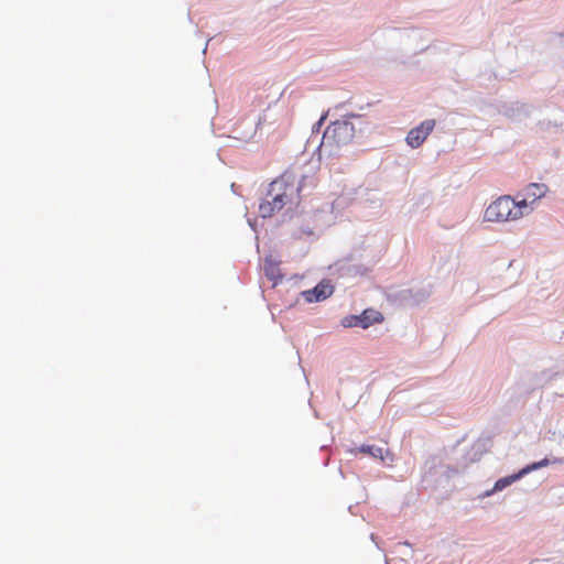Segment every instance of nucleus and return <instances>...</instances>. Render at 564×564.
<instances>
[{
    "mask_svg": "<svg viewBox=\"0 0 564 564\" xmlns=\"http://www.w3.org/2000/svg\"><path fill=\"white\" fill-rule=\"evenodd\" d=\"M528 207L527 198L516 202L506 195L499 197L486 208L484 218L487 221L496 223L513 221L521 218Z\"/></svg>",
    "mask_w": 564,
    "mask_h": 564,
    "instance_id": "obj_1",
    "label": "nucleus"
},
{
    "mask_svg": "<svg viewBox=\"0 0 564 564\" xmlns=\"http://www.w3.org/2000/svg\"><path fill=\"white\" fill-rule=\"evenodd\" d=\"M295 192L294 187L286 185L281 182H273L269 194L274 195L271 199H265L259 205V214L262 218H269L274 213L281 210L291 198V195Z\"/></svg>",
    "mask_w": 564,
    "mask_h": 564,
    "instance_id": "obj_2",
    "label": "nucleus"
},
{
    "mask_svg": "<svg viewBox=\"0 0 564 564\" xmlns=\"http://www.w3.org/2000/svg\"><path fill=\"white\" fill-rule=\"evenodd\" d=\"M354 137V124L348 121H335L330 123L322 139V147H340L347 144Z\"/></svg>",
    "mask_w": 564,
    "mask_h": 564,
    "instance_id": "obj_3",
    "label": "nucleus"
},
{
    "mask_svg": "<svg viewBox=\"0 0 564 564\" xmlns=\"http://www.w3.org/2000/svg\"><path fill=\"white\" fill-rule=\"evenodd\" d=\"M435 120L430 119L421 122L417 127L411 129L405 138L408 145L413 149L423 144L430 133L434 130Z\"/></svg>",
    "mask_w": 564,
    "mask_h": 564,
    "instance_id": "obj_4",
    "label": "nucleus"
},
{
    "mask_svg": "<svg viewBox=\"0 0 564 564\" xmlns=\"http://www.w3.org/2000/svg\"><path fill=\"white\" fill-rule=\"evenodd\" d=\"M351 321L346 326H360L362 328H367L373 323H379L383 319L382 315L373 310H366L359 316H351Z\"/></svg>",
    "mask_w": 564,
    "mask_h": 564,
    "instance_id": "obj_5",
    "label": "nucleus"
},
{
    "mask_svg": "<svg viewBox=\"0 0 564 564\" xmlns=\"http://www.w3.org/2000/svg\"><path fill=\"white\" fill-rule=\"evenodd\" d=\"M524 191L527 198H532V202H534L546 194L547 187L545 184L531 183Z\"/></svg>",
    "mask_w": 564,
    "mask_h": 564,
    "instance_id": "obj_6",
    "label": "nucleus"
},
{
    "mask_svg": "<svg viewBox=\"0 0 564 564\" xmlns=\"http://www.w3.org/2000/svg\"><path fill=\"white\" fill-rule=\"evenodd\" d=\"M333 292L334 288L329 283H319L312 291L315 301H323L329 297L333 294Z\"/></svg>",
    "mask_w": 564,
    "mask_h": 564,
    "instance_id": "obj_7",
    "label": "nucleus"
},
{
    "mask_svg": "<svg viewBox=\"0 0 564 564\" xmlns=\"http://www.w3.org/2000/svg\"><path fill=\"white\" fill-rule=\"evenodd\" d=\"M359 452H361L364 454H368L375 458H379L380 460L384 459V455H383L384 449L381 447H376V446H371V445H362L359 448Z\"/></svg>",
    "mask_w": 564,
    "mask_h": 564,
    "instance_id": "obj_8",
    "label": "nucleus"
},
{
    "mask_svg": "<svg viewBox=\"0 0 564 564\" xmlns=\"http://www.w3.org/2000/svg\"><path fill=\"white\" fill-rule=\"evenodd\" d=\"M522 475L521 473L519 475H516V476H511V477H505V478H501L499 480L496 481L495 486H494V490L498 491V490H502L503 488H506L507 486L511 485V482L513 480H516L517 478H519V476Z\"/></svg>",
    "mask_w": 564,
    "mask_h": 564,
    "instance_id": "obj_9",
    "label": "nucleus"
},
{
    "mask_svg": "<svg viewBox=\"0 0 564 564\" xmlns=\"http://www.w3.org/2000/svg\"><path fill=\"white\" fill-rule=\"evenodd\" d=\"M549 465V459H542L541 462H538V463H533L532 465L528 466L525 469H523L521 471V474H525L528 471H531V470H534V469H538V468H541V467H544V466H547Z\"/></svg>",
    "mask_w": 564,
    "mask_h": 564,
    "instance_id": "obj_10",
    "label": "nucleus"
}]
</instances>
